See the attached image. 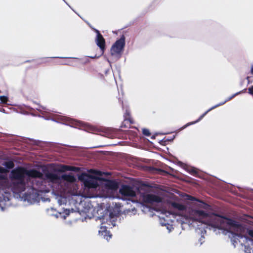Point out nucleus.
<instances>
[{"instance_id":"nucleus-1","label":"nucleus","mask_w":253,"mask_h":253,"mask_svg":"<svg viewBox=\"0 0 253 253\" xmlns=\"http://www.w3.org/2000/svg\"><path fill=\"white\" fill-rule=\"evenodd\" d=\"M172 206L177 210L175 218L181 224L186 223L193 227L198 226V223L204 224L212 227L223 230L229 233L232 240L237 239L244 244L247 253H253V230L248 231L249 237L244 236L245 229L237 222L215 214H210L202 210L186 208L184 206L173 203ZM234 242H237L234 240Z\"/></svg>"},{"instance_id":"nucleus-2","label":"nucleus","mask_w":253,"mask_h":253,"mask_svg":"<svg viewBox=\"0 0 253 253\" xmlns=\"http://www.w3.org/2000/svg\"><path fill=\"white\" fill-rule=\"evenodd\" d=\"M11 182L0 174V210L3 211L9 200V192L18 194L30 204L39 201L41 193H46L42 173L36 170L19 169L11 172Z\"/></svg>"},{"instance_id":"nucleus-3","label":"nucleus","mask_w":253,"mask_h":253,"mask_svg":"<svg viewBox=\"0 0 253 253\" xmlns=\"http://www.w3.org/2000/svg\"><path fill=\"white\" fill-rule=\"evenodd\" d=\"M46 177L50 181L57 185V190L60 194V196L57 197L58 204L61 205L65 203V194L71 191V187L76 180V178L71 174L60 175L52 172L47 173Z\"/></svg>"},{"instance_id":"nucleus-4","label":"nucleus","mask_w":253,"mask_h":253,"mask_svg":"<svg viewBox=\"0 0 253 253\" xmlns=\"http://www.w3.org/2000/svg\"><path fill=\"white\" fill-rule=\"evenodd\" d=\"M117 216L108 211H106L105 214L101 217H98V219L100 220L101 226L99 230V234L104 237L107 240H109L111 238V235L110 232L107 230V227L105 224H107L109 226H115L116 225V221Z\"/></svg>"},{"instance_id":"nucleus-5","label":"nucleus","mask_w":253,"mask_h":253,"mask_svg":"<svg viewBox=\"0 0 253 253\" xmlns=\"http://www.w3.org/2000/svg\"><path fill=\"white\" fill-rule=\"evenodd\" d=\"M141 200L142 202L141 206V210L144 212L147 213L153 210V208L150 207L161 202L162 199L153 194H145L142 196Z\"/></svg>"},{"instance_id":"nucleus-6","label":"nucleus","mask_w":253,"mask_h":253,"mask_svg":"<svg viewBox=\"0 0 253 253\" xmlns=\"http://www.w3.org/2000/svg\"><path fill=\"white\" fill-rule=\"evenodd\" d=\"M125 41L124 37L117 40L112 46L110 52L111 55L116 60L120 58L125 46Z\"/></svg>"},{"instance_id":"nucleus-7","label":"nucleus","mask_w":253,"mask_h":253,"mask_svg":"<svg viewBox=\"0 0 253 253\" xmlns=\"http://www.w3.org/2000/svg\"><path fill=\"white\" fill-rule=\"evenodd\" d=\"M80 179L84 181L85 188H95L99 185V180L96 177L90 176L87 174H82Z\"/></svg>"},{"instance_id":"nucleus-8","label":"nucleus","mask_w":253,"mask_h":253,"mask_svg":"<svg viewBox=\"0 0 253 253\" xmlns=\"http://www.w3.org/2000/svg\"><path fill=\"white\" fill-rule=\"evenodd\" d=\"M170 216H174V215L169 211H164L161 213V215L160 216V222L162 226H167V229L169 232H170L173 229L172 225L169 224V221H171Z\"/></svg>"},{"instance_id":"nucleus-9","label":"nucleus","mask_w":253,"mask_h":253,"mask_svg":"<svg viewBox=\"0 0 253 253\" xmlns=\"http://www.w3.org/2000/svg\"><path fill=\"white\" fill-rule=\"evenodd\" d=\"M120 193L122 196L126 199L129 200L130 198L134 197L136 195L135 192L129 186H123L119 190Z\"/></svg>"},{"instance_id":"nucleus-10","label":"nucleus","mask_w":253,"mask_h":253,"mask_svg":"<svg viewBox=\"0 0 253 253\" xmlns=\"http://www.w3.org/2000/svg\"><path fill=\"white\" fill-rule=\"evenodd\" d=\"M241 92H239L234 95H233L232 96H231L230 97L228 98V99H227L225 101H224V102H221L215 106H213L212 107H211V108L209 109L208 111H207L205 113H204L203 115H202L200 118L196 121H194V122H191V123H189L188 124H187L186 125H185L182 128H184L185 127H186L187 126L191 125H193V124H196L198 122H199L200 121H201L204 117L210 111H211V110H213V109L218 107V106H220L221 105H223L224 103H225L227 101L231 100L232 98H233V97H234L236 95H238L239 94V93H240Z\"/></svg>"},{"instance_id":"nucleus-11","label":"nucleus","mask_w":253,"mask_h":253,"mask_svg":"<svg viewBox=\"0 0 253 253\" xmlns=\"http://www.w3.org/2000/svg\"><path fill=\"white\" fill-rule=\"evenodd\" d=\"M94 31L96 32L97 35L95 38V43L97 45V46L100 48L101 54H102L105 50V40L102 37V36L99 33V31L96 29H94Z\"/></svg>"},{"instance_id":"nucleus-12","label":"nucleus","mask_w":253,"mask_h":253,"mask_svg":"<svg viewBox=\"0 0 253 253\" xmlns=\"http://www.w3.org/2000/svg\"><path fill=\"white\" fill-rule=\"evenodd\" d=\"M105 188L107 189V192H113L117 189V186L116 184L111 182H108Z\"/></svg>"},{"instance_id":"nucleus-13","label":"nucleus","mask_w":253,"mask_h":253,"mask_svg":"<svg viewBox=\"0 0 253 253\" xmlns=\"http://www.w3.org/2000/svg\"><path fill=\"white\" fill-rule=\"evenodd\" d=\"M55 117L58 119V121L62 122L63 123H66L70 120V118L63 116L56 115Z\"/></svg>"},{"instance_id":"nucleus-14","label":"nucleus","mask_w":253,"mask_h":253,"mask_svg":"<svg viewBox=\"0 0 253 253\" xmlns=\"http://www.w3.org/2000/svg\"><path fill=\"white\" fill-rule=\"evenodd\" d=\"M36 109L41 112H47V109L45 107H43V106L40 105H38V107H36Z\"/></svg>"},{"instance_id":"nucleus-15","label":"nucleus","mask_w":253,"mask_h":253,"mask_svg":"<svg viewBox=\"0 0 253 253\" xmlns=\"http://www.w3.org/2000/svg\"><path fill=\"white\" fill-rule=\"evenodd\" d=\"M76 168L73 167L71 166H64L63 167V170L64 171L66 170H75Z\"/></svg>"},{"instance_id":"nucleus-16","label":"nucleus","mask_w":253,"mask_h":253,"mask_svg":"<svg viewBox=\"0 0 253 253\" xmlns=\"http://www.w3.org/2000/svg\"><path fill=\"white\" fill-rule=\"evenodd\" d=\"M188 171L193 175H195L197 173L196 170L193 168H188Z\"/></svg>"},{"instance_id":"nucleus-17","label":"nucleus","mask_w":253,"mask_h":253,"mask_svg":"<svg viewBox=\"0 0 253 253\" xmlns=\"http://www.w3.org/2000/svg\"><path fill=\"white\" fill-rule=\"evenodd\" d=\"M0 100L3 103H6L8 100V98L5 96H0Z\"/></svg>"},{"instance_id":"nucleus-18","label":"nucleus","mask_w":253,"mask_h":253,"mask_svg":"<svg viewBox=\"0 0 253 253\" xmlns=\"http://www.w3.org/2000/svg\"><path fill=\"white\" fill-rule=\"evenodd\" d=\"M143 133L144 135L146 136H149L150 135V133L149 132V130L147 129H143Z\"/></svg>"},{"instance_id":"nucleus-19","label":"nucleus","mask_w":253,"mask_h":253,"mask_svg":"<svg viewBox=\"0 0 253 253\" xmlns=\"http://www.w3.org/2000/svg\"><path fill=\"white\" fill-rule=\"evenodd\" d=\"M6 166L9 169L12 168L13 167V164L12 162H8L7 163Z\"/></svg>"},{"instance_id":"nucleus-20","label":"nucleus","mask_w":253,"mask_h":253,"mask_svg":"<svg viewBox=\"0 0 253 253\" xmlns=\"http://www.w3.org/2000/svg\"><path fill=\"white\" fill-rule=\"evenodd\" d=\"M249 92L251 94L253 95V86L249 88Z\"/></svg>"},{"instance_id":"nucleus-21","label":"nucleus","mask_w":253,"mask_h":253,"mask_svg":"<svg viewBox=\"0 0 253 253\" xmlns=\"http://www.w3.org/2000/svg\"><path fill=\"white\" fill-rule=\"evenodd\" d=\"M59 216H60L61 218H63V219L66 218V216L64 215H62L61 213H59V216L56 215V217H59Z\"/></svg>"},{"instance_id":"nucleus-22","label":"nucleus","mask_w":253,"mask_h":253,"mask_svg":"<svg viewBox=\"0 0 253 253\" xmlns=\"http://www.w3.org/2000/svg\"><path fill=\"white\" fill-rule=\"evenodd\" d=\"M204 237L203 236L201 237V238L199 240L200 244V245L202 244V242H204Z\"/></svg>"},{"instance_id":"nucleus-23","label":"nucleus","mask_w":253,"mask_h":253,"mask_svg":"<svg viewBox=\"0 0 253 253\" xmlns=\"http://www.w3.org/2000/svg\"><path fill=\"white\" fill-rule=\"evenodd\" d=\"M4 171V169L0 167V173H2Z\"/></svg>"},{"instance_id":"nucleus-24","label":"nucleus","mask_w":253,"mask_h":253,"mask_svg":"<svg viewBox=\"0 0 253 253\" xmlns=\"http://www.w3.org/2000/svg\"><path fill=\"white\" fill-rule=\"evenodd\" d=\"M104 195L105 196H106V197H110V196H111V195H109V194H104Z\"/></svg>"},{"instance_id":"nucleus-25","label":"nucleus","mask_w":253,"mask_h":253,"mask_svg":"<svg viewBox=\"0 0 253 253\" xmlns=\"http://www.w3.org/2000/svg\"><path fill=\"white\" fill-rule=\"evenodd\" d=\"M251 72L253 74V65H252V68H251Z\"/></svg>"},{"instance_id":"nucleus-26","label":"nucleus","mask_w":253,"mask_h":253,"mask_svg":"<svg viewBox=\"0 0 253 253\" xmlns=\"http://www.w3.org/2000/svg\"><path fill=\"white\" fill-rule=\"evenodd\" d=\"M88 197H92V196L88 195Z\"/></svg>"},{"instance_id":"nucleus-27","label":"nucleus","mask_w":253,"mask_h":253,"mask_svg":"<svg viewBox=\"0 0 253 253\" xmlns=\"http://www.w3.org/2000/svg\"><path fill=\"white\" fill-rule=\"evenodd\" d=\"M68 214H69V212L68 211V213H66V215H68Z\"/></svg>"}]
</instances>
